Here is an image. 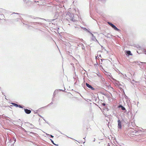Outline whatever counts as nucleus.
Segmentation results:
<instances>
[{
  "label": "nucleus",
  "mask_w": 146,
  "mask_h": 146,
  "mask_svg": "<svg viewBox=\"0 0 146 146\" xmlns=\"http://www.w3.org/2000/svg\"><path fill=\"white\" fill-rule=\"evenodd\" d=\"M52 143H53V144H54L55 145V144L54 143H53V141H52Z\"/></svg>",
  "instance_id": "obj_11"
},
{
  "label": "nucleus",
  "mask_w": 146,
  "mask_h": 146,
  "mask_svg": "<svg viewBox=\"0 0 146 146\" xmlns=\"http://www.w3.org/2000/svg\"><path fill=\"white\" fill-rule=\"evenodd\" d=\"M118 108H121V110H125V108L123 106L121 105H119L118 106Z\"/></svg>",
  "instance_id": "obj_5"
},
{
  "label": "nucleus",
  "mask_w": 146,
  "mask_h": 146,
  "mask_svg": "<svg viewBox=\"0 0 146 146\" xmlns=\"http://www.w3.org/2000/svg\"><path fill=\"white\" fill-rule=\"evenodd\" d=\"M126 53L128 55H132V54H131V52L130 51H127L126 52Z\"/></svg>",
  "instance_id": "obj_6"
},
{
  "label": "nucleus",
  "mask_w": 146,
  "mask_h": 146,
  "mask_svg": "<svg viewBox=\"0 0 146 146\" xmlns=\"http://www.w3.org/2000/svg\"><path fill=\"white\" fill-rule=\"evenodd\" d=\"M12 104L16 107H18V105L15 103H12Z\"/></svg>",
  "instance_id": "obj_7"
},
{
  "label": "nucleus",
  "mask_w": 146,
  "mask_h": 146,
  "mask_svg": "<svg viewBox=\"0 0 146 146\" xmlns=\"http://www.w3.org/2000/svg\"><path fill=\"white\" fill-rule=\"evenodd\" d=\"M86 85L87 87L91 89L92 90H94L95 89L92 87L91 86L87 83H86Z\"/></svg>",
  "instance_id": "obj_2"
},
{
  "label": "nucleus",
  "mask_w": 146,
  "mask_h": 146,
  "mask_svg": "<svg viewBox=\"0 0 146 146\" xmlns=\"http://www.w3.org/2000/svg\"><path fill=\"white\" fill-rule=\"evenodd\" d=\"M18 107H19V108H22V107L20 105H18Z\"/></svg>",
  "instance_id": "obj_9"
},
{
  "label": "nucleus",
  "mask_w": 146,
  "mask_h": 146,
  "mask_svg": "<svg viewBox=\"0 0 146 146\" xmlns=\"http://www.w3.org/2000/svg\"><path fill=\"white\" fill-rule=\"evenodd\" d=\"M118 128L119 129H121V121L119 120L118 121Z\"/></svg>",
  "instance_id": "obj_3"
},
{
  "label": "nucleus",
  "mask_w": 146,
  "mask_h": 146,
  "mask_svg": "<svg viewBox=\"0 0 146 146\" xmlns=\"http://www.w3.org/2000/svg\"><path fill=\"white\" fill-rule=\"evenodd\" d=\"M102 104L103 106H106V104L104 103H102Z\"/></svg>",
  "instance_id": "obj_8"
},
{
  "label": "nucleus",
  "mask_w": 146,
  "mask_h": 146,
  "mask_svg": "<svg viewBox=\"0 0 146 146\" xmlns=\"http://www.w3.org/2000/svg\"><path fill=\"white\" fill-rule=\"evenodd\" d=\"M51 137L52 138H53L54 137L53 136H52V135H51Z\"/></svg>",
  "instance_id": "obj_10"
},
{
  "label": "nucleus",
  "mask_w": 146,
  "mask_h": 146,
  "mask_svg": "<svg viewBox=\"0 0 146 146\" xmlns=\"http://www.w3.org/2000/svg\"><path fill=\"white\" fill-rule=\"evenodd\" d=\"M108 23L115 30L117 31H119V30L113 24L110 22H108Z\"/></svg>",
  "instance_id": "obj_1"
},
{
  "label": "nucleus",
  "mask_w": 146,
  "mask_h": 146,
  "mask_svg": "<svg viewBox=\"0 0 146 146\" xmlns=\"http://www.w3.org/2000/svg\"><path fill=\"white\" fill-rule=\"evenodd\" d=\"M24 110L25 112L28 114H30L31 112V110H28L27 109H25Z\"/></svg>",
  "instance_id": "obj_4"
}]
</instances>
